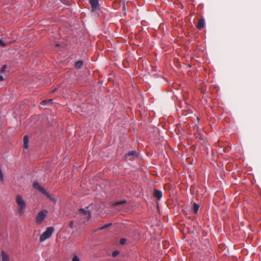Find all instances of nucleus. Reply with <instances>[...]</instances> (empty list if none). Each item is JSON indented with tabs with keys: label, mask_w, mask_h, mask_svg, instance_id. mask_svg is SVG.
I'll list each match as a JSON object with an SVG mask.
<instances>
[{
	"label": "nucleus",
	"mask_w": 261,
	"mask_h": 261,
	"mask_svg": "<svg viewBox=\"0 0 261 261\" xmlns=\"http://www.w3.org/2000/svg\"><path fill=\"white\" fill-rule=\"evenodd\" d=\"M16 202L18 205V212L20 214H22L24 212L26 207V203L22 197L20 195H17Z\"/></svg>",
	"instance_id": "1"
},
{
	"label": "nucleus",
	"mask_w": 261,
	"mask_h": 261,
	"mask_svg": "<svg viewBox=\"0 0 261 261\" xmlns=\"http://www.w3.org/2000/svg\"><path fill=\"white\" fill-rule=\"evenodd\" d=\"M54 231V228L53 227H47L46 230L40 236V241L43 242L46 239L49 238Z\"/></svg>",
	"instance_id": "2"
},
{
	"label": "nucleus",
	"mask_w": 261,
	"mask_h": 261,
	"mask_svg": "<svg viewBox=\"0 0 261 261\" xmlns=\"http://www.w3.org/2000/svg\"><path fill=\"white\" fill-rule=\"evenodd\" d=\"M47 212L46 210H43L39 212L36 217L35 220L37 224H40L45 219Z\"/></svg>",
	"instance_id": "3"
},
{
	"label": "nucleus",
	"mask_w": 261,
	"mask_h": 261,
	"mask_svg": "<svg viewBox=\"0 0 261 261\" xmlns=\"http://www.w3.org/2000/svg\"><path fill=\"white\" fill-rule=\"evenodd\" d=\"M33 186L34 189L39 191L44 195L49 197V195L47 192L42 186H41L38 182H34Z\"/></svg>",
	"instance_id": "4"
},
{
	"label": "nucleus",
	"mask_w": 261,
	"mask_h": 261,
	"mask_svg": "<svg viewBox=\"0 0 261 261\" xmlns=\"http://www.w3.org/2000/svg\"><path fill=\"white\" fill-rule=\"evenodd\" d=\"M89 3L92 11H94L99 9L98 0H89Z\"/></svg>",
	"instance_id": "5"
},
{
	"label": "nucleus",
	"mask_w": 261,
	"mask_h": 261,
	"mask_svg": "<svg viewBox=\"0 0 261 261\" xmlns=\"http://www.w3.org/2000/svg\"><path fill=\"white\" fill-rule=\"evenodd\" d=\"M9 256L4 250H2L1 254L0 261H9Z\"/></svg>",
	"instance_id": "6"
},
{
	"label": "nucleus",
	"mask_w": 261,
	"mask_h": 261,
	"mask_svg": "<svg viewBox=\"0 0 261 261\" xmlns=\"http://www.w3.org/2000/svg\"><path fill=\"white\" fill-rule=\"evenodd\" d=\"M205 26V21L204 19L201 18L199 19L198 22L197 23V24L196 25L197 28L199 30H201L202 29H203Z\"/></svg>",
	"instance_id": "7"
},
{
	"label": "nucleus",
	"mask_w": 261,
	"mask_h": 261,
	"mask_svg": "<svg viewBox=\"0 0 261 261\" xmlns=\"http://www.w3.org/2000/svg\"><path fill=\"white\" fill-rule=\"evenodd\" d=\"M153 195L158 200L160 199L162 197V192L157 189H154L153 192Z\"/></svg>",
	"instance_id": "8"
},
{
	"label": "nucleus",
	"mask_w": 261,
	"mask_h": 261,
	"mask_svg": "<svg viewBox=\"0 0 261 261\" xmlns=\"http://www.w3.org/2000/svg\"><path fill=\"white\" fill-rule=\"evenodd\" d=\"M137 156V154L136 151H129L126 154V158H129V160H132L133 159L134 157Z\"/></svg>",
	"instance_id": "9"
},
{
	"label": "nucleus",
	"mask_w": 261,
	"mask_h": 261,
	"mask_svg": "<svg viewBox=\"0 0 261 261\" xmlns=\"http://www.w3.org/2000/svg\"><path fill=\"white\" fill-rule=\"evenodd\" d=\"M79 211L84 214L85 215L87 216V218L88 219H89L91 217V213L89 211L85 210L83 208H80L79 210Z\"/></svg>",
	"instance_id": "10"
},
{
	"label": "nucleus",
	"mask_w": 261,
	"mask_h": 261,
	"mask_svg": "<svg viewBox=\"0 0 261 261\" xmlns=\"http://www.w3.org/2000/svg\"><path fill=\"white\" fill-rule=\"evenodd\" d=\"M29 138L28 136H24L23 137V146L24 148L27 149L28 148Z\"/></svg>",
	"instance_id": "11"
},
{
	"label": "nucleus",
	"mask_w": 261,
	"mask_h": 261,
	"mask_svg": "<svg viewBox=\"0 0 261 261\" xmlns=\"http://www.w3.org/2000/svg\"><path fill=\"white\" fill-rule=\"evenodd\" d=\"M83 64V61H81V60H79V61H78L75 62V67L77 69H79V68H80L82 67Z\"/></svg>",
	"instance_id": "12"
},
{
	"label": "nucleus",
	"mask_w": 261,
	"mask_h": 261,
	"mask_svg": "<svg viewBox=\"0 0 261 261\" xmlns=\"http://www.w3.org/2000/svg\"><path fill=\"white\" fill-rule=\"evenodd\" d=\"M125 203H126V201L125 200H122V201H118V202H115L113 204V206L116 207L117 206H119V205H122V204H124Z\"/></svg>",
	"instance_id": "13"
},
{
	"label": "nucleus",
	"mask_w": 261,
	"mask_h": 261,
	"mask_svg": "<svg viewBox=\"0 0 261 261\" xmlns=\"http://www.w3.org/2000/svg\"><path fill=\"white\" fill-rule=\"evenodd\" d=\"M199 208V206L196 203H194L193 204V211L194 214H197Z\"/></svg>",
	"instance_id": "14"
},
{
	"label": "nucleus",
	"mask_w": 261,
	"mask_h": 261,
	"mask_svg": "<svg viewBox=\"0 0 261 261\" xmlns=\"http://www.w3.org/2000/svg\"><path fill=\"white\" fill-rule=\"evenodd\" d=\"M53 99L44 100L41 102V105H49L52 103Z\"/></svg>",
	"instance_id": "15"
},
{
	"label": "nucleus",
	"mask_w": 261,
	"mask_h": 261,
	"mask_svg": "<svg viewBox=\"0 0 261 261\" xmlns=\"http://www.w3.org/2000/svg\"><path fill=\"white\" fill-rule=\"evenodd\" d=\"M0 180L2 182H4V179L3 173L1 169H0Z\"/></svg>",
	"instance_id": "16"
},
{
	"label": "nucleus",
	"mask_w": 261,
	"mask_h": 261,
	"mask_svg": "<svg viewBox=\"0 0 261 261\" xmlns=\"http://www.w3.org/2000/svg\"><path fill=\"white\" fill-rule=\"evenodd\" d=\"M110 225H111V223H109V224H106L103 226H102V227H100L99 228H98L99 230H102V229H104L105 228H108L109 226H110Z\"/></svg>",
	"instance_id": "17"
},
{
	"label": "nucleus",
	"mask_w": 261,
	"mask_h": 261,
	"mask_svg": "<svg viewBox=\"0 0 261 261\" xmlns=\"http://www.w3.org/2000/svg\"><path fill=\"white\" fill-rule=\"evenodd\" d=\"M125 242H126V239H124V238H122L120 239L119 243L121 245H123L125 243Z\"/></svg>",
	"instance_id": "18"
},
{
	"label": "nucleus",
	"mask_w": 261,
	"mask_h": 261,
	"mask_svg": "<svg viewBox=\"0 0 261 261\" xmlns=\"http://www.w3.org/2000/svg\"><path fill=\"white\" fill-rule=\"evenodd\" d=\"M119 252L118 251H114L112 253V256L115 257L119 254Z\"/></svg>",
	"instance_id": "19"
},
{
	"label": "nucleus",
	"mask_w": 261,
	"mask_h": 261,
	"mask_svg": "<svg viewBox=\"0 0 261 261\" xmlns=\"http://www.w3.org/2000/svg\"><path fill=\"white\" fill-rule=\"evenodd\" d=\"M72 261H80L79 257L76 255H74Z\"/></svg>",
	"instance_id": "20"
},
{
	"label": "nucleus",
	"mask_w": 261,
	"mask_h": 261,
	"mask_svg": "<svg viewBox=\"0 0 261 261\" xmlns=\"http://www.w3.org/2000/svg\"><path fill=\"white\" fill-rule=\"evenodd\" d=\"M0 45L2 47H5L6 45V44L3 41L2 39H0Z\"/></svg>",
	"instance_id": "21"
},
{
	"label": "nucleus",
	"mask_w": 261,
	"mask_h": 261,
	"mask_svg": "<svg viewBox=\"0 0 261 261\" xmlns=\"http://www.w3.org/2000/svg\"><path fill=\"white\" fill-rule=\"evenodd\" d=\"M6 67H7V66H6V65H3V66H2V68H1V72H4V71H5V69H6Z\"/></svg>",
	"instance_id": "22"
},
{
	"label": "nucleus",
	"mask_w": 261,
	"mask_h": 261,
	"mask_svg": "<svg viewBox=\"0 0 261 261\" xmlns=\"http://www.w3.org/2000/svg\"><path fill=\"white\" fill-rule=\"evenodd\" d=\"M69 227L71 228H73V221H71L69 224Z\"/></svg>",
	"instance_id": "23"
},
{
	"label": "nucleus",
	"mask_w": 261,
	"mask_h": 261,
	"mask_svg": "<svg viewBox=\"0 0 261 261\" xmlns=\"http://www.w3.org/2000/svg\"><path fill=\"white\" fill-rule=\"evenodd\" d=\"M3 80V77L2 75H0V81H2Z\"/></svg>",
	"instance_id": "24"
},
{
	"label": "nucleus",
	"mask_w": 261,
	"mask_h": 261,
	"mask_svg": "<svg viewBox=\"0 0 261 261\" xmlns=\"http://www.w3.org/2000/svg\"><path fill=\"white\" fill-rule=\"evenodd\" d=\"M55 46H56V47H58V46H60V44H58V43H56V44H55Z\"/></svg>",
	"instance_id": "25"
},
{
	"label": "nucleus",
	"mask_w": 261,
	"mask_h": 261,
	"mask_svg": "<svg viewBox=\"0 0 261 261\" xmlns=\"http://www.w3.org/2000/svg\"><path fill=\"white\" fill-rule=\"evenodd\" d=\"M57 90V88H55L53 91V92H55V91H56Z\"/></svg>",
	"instance_id": "26"
}]
</instances>
